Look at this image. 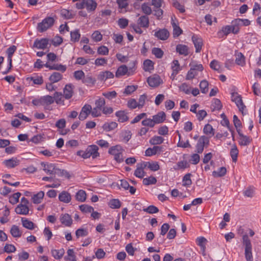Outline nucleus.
<instances>
[{
    "label": "nucleus",
    "instance_id": "obj_60",
    "mask_svg": "<svg viewBox=\"0 0 261 261\" xmlns=\"http://www.w3.org/2000/svg\"><path fill=\"white\" fill-rule=\"evenodd\" d=\"M141 123L143 126H149L150 127H153L155 125L153 119L150 118H146L143 120Z\"/></svg>",
    "mask_w": 261,
    "mask_h": 261
},
{
    "label": "nucleus",
    "instance_id": "obj_16",
    "mask_svg": "<svg viewBox=\"0 0 261 261\" xmlns=\"http://www.w3.org/2000/svg\"><path fill=\"white\" fill-rule=\"evenodd\" d=\"M73 86L71 84L66 85L64 88L63 96L66 99H70L73 95Z\"/></svg>",
    "mask_w": 261,
    "mask_h": 261
},
{
    "label": "nucleus",
    "instance_id": "obj_23",
    "mask_svg": "<svg viewBox=\"0 0 261 261\" xmlns=\"http://www.w3.org/2000/svg\"><path fill=\"white\" fill-rule=\"evenodd\" d=\"M144 167H147L152 171H156L160 169L159 164L156 162H143Z\"/></svg>",
    "mask_w": 261,
    "mask_h": 261
},
{
    "label": "nucleus",
    "instance_id": "obj_22",
    "mask_svg": "<svg viewBox=\"0 0 261 261\" xmlns=\"http://www.w3.org/2000/svg\"><path fill=\"white\" fill-rule=\"evenodd\" d=\"M71 199L70 194L66 191L62 192L59 195V200L64 203H69Z\"/></svg>",
    "mask_w": 261,
    "mask_h": 261
},
{
    "label": "nucleus",
    "instance_id": "obj_41",
    "mask_svg": "<svg viewBox=\"0 0 261 261\" xmlns=\"http://www.w3.org/2000/svg\"><path fill=\"white\" fill-rule=\"evenodd\" d=\"M143 65V69L145 71H149L153 69V62L150 60H145L144 61Z\"/></svg>",
    "mask_w": 261,
    "mask_h": 261
},
{
    "label": "nucleus",
    "instance_id": "obj_9",
    "mask_svg": "<svg viewBox=\"0 0 261 261\" xmlns=\"http://www.w3.org/2000/svg\"><path fill=\"white\" fill-rule=\"evenodd\" d=\"M192 41L195 47L196 53H199L203 46V41L202 38L199 37L197 35H193L192 37Z\"/></svg>",
    "mask_w": 261,
    "mask_h": 261
},
{
    "label": "nucleus",
    "instance_id": "obj_11",
    "mask_svg": "<svg viewBox=\"0 0 261 261\" xmlns=\"http://www.w3.org/2000/svg\"><path fill=\"white\" fill-rule=\"evenodd\" d=\"M154 36L160 40H166L169 36V33L166 29H160L155 32Z\"/></svg>",
    "mask_w": 261,
    "mask_h": 261
},
{
    "label": "nucleus",
    "instance_id": "obj_54",
    "mask_svg": "<svg viewBox=\"0 0 261 261\" xmlns=\"http://www.w3.org/2000/svg\"><path fill=\"white\" fill-rule=\"evenodd\" d=\"M177 133H178V137H179V141H178V142L177 143V146L179 147H182V148L190 147H191V145L190 144L189 141L187 140L186 142H184L182 141H180L181 135L179 133L178 131H177Z\"/></svg>",
    "mask_w": 261,
    "mask_h": 261
},
{
    "label": "nucleus",
    "instance_id": "obj_48",
    "mask_svg": "<svg viewBox=\"0 0 261 261\" xmlns=\"http://www.w3.org/2000/svg\"><path fill=\"white\" fill-rule=\"evenodd\" d=\"M233 121L234 125L237 129V130L240 136H243V134H241V126L242 125L240 120L238 119V117L234 115L233 117Z\"/></svg>",
    "mask_w": 261,
    "mask_h": 261
},
{
    "label": "nucleus",
    "instance_id": "obj_61",
    "mask_svg": "<svg viewBox=\"0 0 261 261\" xmlns=\"http://www.w3.org/2000/svg\"><path fill=\"white\" fill-rule=\"evenodd\" d=\"M147 99V96L146 94H143L140 96L138 102L139 108H142L144 106Z\"/></svg>",
    "mask_w": 261,
    "mask_h": 261
},
{
    "label": "nucleus",
    "instance_id": "obj_20",
    "mask_svg": "<svg viewBox=\"0 0 261 261\" xmlns=\"http://www.w3.org/2000/svg\"><path fill=\"white\" fill-rule=\"evenodd\" d=\"M20 161L16 158H12L4 161L5 165L8 168H14L18 165Z\"/></svg>",
    "mask_w": 261,
    "mask_h": 261
},
{
    "label": "nucleus",
    "instance_id": "obj_25",
    "mask_svg": "<svg viewBox=\"0 0 261 261\" xmlns=\"http://www.w3.org/2000/svg\"><path fill=\"white\" fill-rule=\"evenodd\" d=\"M17 47L15 45H12L10 47H9L6 51V53L8 55V59L9 62V65L10 66H12V57L13 55V54L15 53V51L16 50Z\"/></svg>",
    "mask_w": 261,
    "mask_h": 261
},
{
    "label": "nucleus",
    "instance_id": "obj_13",
    "mask_svg": "<svg viewBox=\"0 0 261 261\" xmlns=\"http://www.w3.org/2000/svg\"><path fill=\"white\" fill-rule=\"evenodd\" d=\"M60 220L62 224L67 227L70 226L72 223V219L68 214H62L60 216Z\"/></svg>",
    "mask_w": 261,
    "mask_h": 261
},
{
    "label": "nucleus",
    "instance_id": "obj_21",
    "mask_svg": "<svg viewBox=\"0 0 261 261\" xmlns=\"http://www.w3.org/2000/svg\"><path fill=\"white\" fill-rule=\"evenodd\" d=\"M29 209L28 205L19 204L15 208V212L19 215H27L29 213Z\"/></svg>",
    "mask_w": 261,
    "mask_h": 261
},
{
    "label": "nucleus",
    "instance_id": "obj_4",
    "mask_svg": "<svg viewBox=\"0 0 261 261\" xmlns=\"http://www.w3.org/2000/svg\"><path fill=\"white\" fill-rule=\"evenodd\" d=\"M209 138L205 136H201L196 145V152L198 153H201L204 149L205 146H207L209 144Z\"/></svg>",
    "mask_w": 261,
    "mask_h": 261
},
{
    "label": "nucleus",
    "instance_id": "obj_46",
    "mask_svg": "<svg viewBox=\"0 0 261 261\" xmlns=\"http://www.w3.org/2000/svg\"><path fill=\"white\" fill-rule=\"evenodd\" d=\"M191 174L187 173L183 177L182 186L185 187H189L192 185V180L191 179Z\"/></svg>",
    "mask_w": 261,
    "mask_h": 261
},
{
    "label": "nucleus",
    "instance_id": "obj_43",
    "mask_svg": "<svg viewBox=\"0 0 261 261\" xmlns=\"http://www.w3.org/2000/svg\"><path fill=\"white\" fill-rule=\"evenodd\" d=\"M76 199L81 202H84L86 199V193L82 190H79L75 195Z\"/></svg>",
    "mask_w": 261,
    "mask_h": 261
},
{
    "label": "nucleus",
    "instance_id": "obj_42",
    "mask_svg": "<svg viewBox=\"0 0 261 261\" xmlns=\"http://www.w3.org/2000/svg\"><path fill=\"white\" fill-rule=\"evenodd\" d=\"M203 133L206 135L210 136V137L213 136L215 134L214 129L212 126L210 124H206L203 128Z\"/></svg>",
    "mask_w": 261,
    "mask_h": 261
},
{
    "label": "nucleus",
    "instance_id": "obj_53",
    "mask_svg": "<svg viewBox=\"0 0 261 261\" xmlns=\"http://www.w3.org/2000/svg\"><path fill=\"white\" fill-rule=\"evenodd\" d=\"M152 54L154 55L156 58L161 59L164 55L163 51L158 47H154L152 49Z\"/></svg>",
    "mask_w": 261,
    "mask_h": 261
},
{
    "label": "nucleus",
    "instance_id": "obj_49",
    "mask_svg": "<svg viewBox=\"0 0 261 261\" xmlns=\"http://www.w3.org/2000/svg\"><path fill=\"white\" fill-rule=\"evenodd\" d=\"M67 255L65 257V259L69 261H76V256L74 250L72 249H69L67 252Z\"/></svg>",
    "mask_w": 261,
    "mask_h": 261
},
{
    "label": "nucleus",
    "instance_id": "obj_27",
    "mask_svg": "<svg viewBox=\"0 0 261 261\" xmlns=\"http://www.w3.org/2000/svg\"><path fill=\"white\" fill-rule=\"evenodd\" d=\"M171 24L173 29V35L174 37L179 36L182 32V30L178 26V24L176 23L172 18Z\"/></svg>",
    "mask_w": 261,
    "mask_h": 261
},
{
    "label": "nucleus",
    "instance_id": "obj_12",
    "mask_svg": "<svg viewBox=\"0 0 261 261\" xmlns=\"http://www.w3.org/2000/svg\"><path fill=\"white\" fill-rule=\"evenodd\" d=\"M162 151V147L159 146H154L152 148H147L145 152V155L150 156L156 153H160Z\"/></svg>",
    "mask_w": 261,
    "mask_h": 261
},
{
    "label": "nucleus",
    "instance_id": "obj_63",
    "mask_svg": "<svg viewBox=\"0 0 261 261\" xmlns=\"http://www.w3.org/2000/svg\"><path fill=\"white\" fill-rule=\"evenodd\" d=\"M109 51L108 48L104 45L99 47L97 49V53L100 55H108Z\"/></svg>",
    "mask_w": 261,
    "mask_h": 261
},
{
    "label": "nucleus",
    "instance_id": "obj_30",
    "mask_svg": "<svg viewBox=\"0 0 261 261\" xmlns=\"http://www.w3.org/2000/svg\"><path fill=\"white\" fill-rule=\"evenodd\" d=\"M87 149L89 152V153H90L91 156H92L93 158H95L99 155V153L98 152V148L96 145H90L87 147Z\"/></svg>",
    "mask_w": 261,
    "mask_h": 261
},
{
    "label": "nucleus",
    "instance_id": "obj_19",
    "mask_svg": "<svg viewBox=\"0 0 261 261\" xmlns=\"http://www.w3.org/2000/svg\"><path fill=\"white\" fill-rule=\"evenodd\" d=\"M176 50L179 54L185 56H188L189 54V47L188 46L184 44H178L176 47Z\"/></svg>",
    "mask_w": 261,
    "mask_h": 261
},
{
    "label": "nucleus",
    "instance_id": "obj_32",
    "mask_svg": "<svg viewBox=\"0 0 261 261\" xmlns=\"http://www.w3.org/2000/svg\"><path fill=\"white\" fill-rule=\"evenodd\" d=\"M236 63L239 65L243 66L245 63V57L244 55L240 52L236 51Z\"/></svg>",
    "mask_w": 261,
    "mask_h": 261
},
{
    "label": "nucleus",
    "instance_id": "obj_1",
    "mask_svg": "<svg viewBox=\"0 0 261 261\" xmlns=\"http://www.w3.org/2000/svg\"><path fill=\"white\" fill-rule=\"evenodd\" d=\"M124 149L119 145H117L111 147L109 149V153L114 156V160L119 163H122L124 161L123 157V152Z\"/></svg>",
    "mask_w": 261,
    "mask_h": 261
},
{
    "label": "nucleus",
    "instance_id": "obj_59",
    "mask_svg": "<svg viewBox=\"0 0 261 261\" xmlns=\"http://www.w3.org/2000/svg\"><path fill=\"white\" fill-rule=\"evenodd\" d=\"M230 154L232 158V161L233 162H236L238 158V150L236 146H234L231 149Z\"/></svg>",
    "mask_w": 261,
    "mask_h": 261
},
{
    "label": "nucleus",
    "instance_id": "obj_14",
    "mask_svg": "<svg viewBox=\"0 0 261 261\" xmlns=\"http://www.w3.org/2000/svg\"><path fill=\"white\" fill-rule=\"evenodd\" d=\"M48 44V40L46 38H42L40 40L36 39L34 43V47L38 49L45 48Z\"/></svg>",
    "mask_w": 261,
    "mask_h": 261
},
{
    "label": "nucleus",
    "instance_id": "obj_37",
    "mask_svg": "<svg viewBox=\"0 0 261 261\" xmlns=\"http://www.w3.org/2000/svg\"><path fill=\"white\" fill-rule=\"evenodd\" d=\"M71 41L74 42L79 41L81 34L79 29H76L73 31L70 32Z\"/></svg>",
    "mask_w": 261,
    "mask_h": 261
},
{
    "label": "nucleus",
    "instance_id": "obj_64",
    "mask_svg": "<svg viewBox=\"0 0 261 261\" xmlns=\"http://www.w3.org/2000/svg\"><path fill=\"white\" fill-rule=\"evenodd\" d=\"M128 24V20L126 18H120L118 20V24L121 29L125 28Z\"/></svg>",
    "mask_w": 261,
    "mask_h": 261
},
{
    "label": "nucleus",
    "instance_id": "obj_34",
    "mask_svg": "<svg viewBox=\"0 0 261 261\" xmlns=\"http://www.w3.org/2000/svg\"><path fill=\"white\" fill-rule=\"evenodd\" d=\"M127 71L128 69L126 65H121L117 69L115 75L117 77H119L126 74Z\"/></svg>",
    "mask_w": 261,
    "mask_h": 261
},
{
    "label": "nucleus",
    "instance_id": "obj_7",
    "mask_svg": "<svg viewBox=\"0 0 261 261\" xmlns=\"http://www.w3.org/2000/svg\"><path fill=\"white\" fill-rule=\"evenodd\" d=\"M92 107L89 105H85L82 108L79 116V119L81 120H85L91 113Z\"/></svg>",
    "mask_w": 261,
    "mask_h": 261
},
{
    "label": "nucleus",
    "instance_id": "obj_29",
    "mask_svg": "<svg viewBox=\"0 0 261 261\" xmlns=\"http://www.w3.org/2000/svg\"><path fill=\"white\" fill-rule=\"evenodd\" d=\"M115 115L118 118V121L124 122L128 120V117L124 111H119L116 112Z\"/></svg>",
    "mask_w": 261,
    "mask_h": 261
},
{
    "label": "nucleus",
    "instance_id": "obj_47",
    "mask_svg": "<svg viewBox=\"0 0 261 261\" xmlns=\"http://www.w3.org/2000/svg\"><path fill=\"white\" fill-rule=\"evenodd\" d=\"M226 173V169L225 167H220L218 171H214L213 175L214 177H222L224 176Z\"/></svg>",
    "mask_w": 261,
    "mask_h": 261
},
{
    "label": "nucleus",
    "instance_id": "obj_31",
    "mask_svg": "<svg viewBox=\"0 0 261 261\" xmlns=\"http://www.w3.org/2000/svg\"><path fill=\"white\" fill-rule=\"evenodd\" d=\"M40 102L42 105H49L54 102V99L53 97L50 95H46L41 97Z\"/></svg>",
    "mask_w": 261,
    "mask_h": 261
},
{
    "label": "nucleus",
    "instance_id": "obj_28",
    "mask_svg": "<svg viewBox=\"0 0 261 261\" xmlns=\"http://www.w3.org/2000/svg\"><path fill=\"white\" fill-rule=\"evenodd\" d=\"M52 255L56 259H61L65 253V251L63 248L60 249H53L51 251Z\"/></svg>",
    "mask_w": 261,
    "mask_h": 261
},
{
    "label": "nucleus",
    "instance_id": "obj_52",
    "mask_svg": "<svg viewBox=\"0 0 261 261\" xmlns=\"http://www.w3.org/2000/svg\"><path fill=\"white\" fill-rule=\"evenodd\" d=\"M109 206L113 209L118 208L121 206V202L117 199H113L109 202Z\"/></svg>",
    "mask_w": 261,
    "mask_h": 261
},
{
    "label": "nucleus",
    "instance_id": "obj_24",
    "mask_svg": "<svg viewBox=\"0 0 261 261\" xmlns=\"http://www.w3.org/2000/svg\"><path fill=\"white\" fill-rule=\"evenodd\" d=\"M145 167H144L143 163L141 164L139 166L138 165L135 171L134 175L140 178H142L145 175V172L144 169Z\"/></svg>",
    "mask_w": 261,
    "mask_h": 261
},
{
    "label": "nucleus",
    "instance_id": "obj_40",
    "mask_svg": "<svg viewBox=\"0 0 261 261\" xmlns=\"http://www.w3.org/2000/svg\"><path fill=\"white\" fill-rule=\"evenodd\" d=\"M117 123L115 122H111L110 123H105L102 127L107 132L112 130L117 127Z\"/></svg>",
    "mask_w": 261,
    "mask_h": 261
},
{
    "label": "nucleus",
    "instance_id": "obj_56",
    "mask_svg": "<svg viewBox=\"0 0 261 261\" xmlns=\"http://www.w3.org/2000/svg\"><path fill=\"white\" fill-rule=\"evenodd\" d=\"M21 196V193L19 192H17L12 195V196L9 198V202L13 204H16L19 201V198Z\"/></svg>",
    "mask_w": 261,
    "mask_h": 261
},
{
    "label": "nucleus",
    "instance_id": "obj_44",
    "mask_svg": "<svg viewBox=\"0 0 261 261\" xmlns=\"http://www.w3.org/2000/svg\"><path fill=\"white\" fill-rule=\"evenodd\" d=\"M164 139L161 136H155L149 140V143L152 145H158L162 144Z\"/></svg>",
    "mask_w": 261,
    "mask_h": 261
},
{
    "label": "nucleus",
    "instance_id": "obj_3",
    "mask_svg": "<svg viewBox=\"0 0 261 261\" xmlns=\"http://www.w3.org/2000/svg\"><path fill=\"white\" fill-rule=\"evenodd\" d=\"M230 32L237 34L239 32V28H237L236 26L226 25L223 27L221 30L218 32L217 36L218 38H222L226 36Z\"/></svg>",
    "mask_w": 261,
    "mask_h": 261
},
{
    "label": "nucleus",
    "instance_id": "obj_62",
    "mask_svg": "<svg viewBox=\"0 0 261 261\" xmlns=\"http://www.w3.org/2000/svg\"><path fill=\"white\" fill-rule=\"evenodd\" d=\"M30 80L32 81L34 84L37 85H41L43 82L42 77L38 75L30 77Z\"/></svg>",
    "mask_w": 261,
    "mask_h": 261
},
{
    "label": "nucleus",
    "instance_id": "obj_2",
    "mask_svg": "<svg viewBox=\"0 0 261 261\" xmlns=\"http://www.w3.org/2000/svg\"><path fill=\"white\" fill-rule=\"evenodd\" d=\"M54 23V18L51 17H47L38 24L37 30L39 32L42 33L51 27Z\"/></svg>",
    "mask_w": 261,
    "mask_h": 261
},
{
    "label": "nucleus",
    "instance_id": "obj_8",
    "mask_svg": "<svg viewBox=\"0 0 261 261\" xmlns=\"http://www.w3.org/2000/svg\"><path fill=\"white\" fill-rule=\"evenodd\" d=\"M41 166L43 167V170L46 173L49 175L55 174L57 173V170H59L56 167V166L54 164H45L42 162L41 164Z\"/></svg>",
    "mask_w": 261,
    "mask_h": 261
},
{
    "label": "nucleus",
    "instance_id": "obj_35",
    "mask_svg": "<svg viewBox=\"0 0 261 261\" xmlns=\"http://www.w3.org/2000/svg\"><path fill=\"white\" fill-rule=\"evenodd\" d=\"M256 194V188L253 186H249L246 189L245 195L246 197L252 198L255 196Z\"/></svg>",
    "mask_w": 261,
    "mask_h": 261
},
{
    "label": "nucleus",
    "instance_id": "obj_36",
    "mask_svg": "<svg viewBox=\"0 0 261 261\" xmlns=\"http://www.w3.org/2000/svg\"><path fill=\"white\" fill-rule=\"evenodd\" d=\"M22 224L23 226L28 229L32 230L34 228V224L33 222L28 219L22 218L21 219Z\"/></svg>",
    "mask_w": 261,
    "mask_h": 261
},
{
    "label": "nucleus",
    "instance_id": "obj_50",
    "mask_svg": "<svg viewBox=\"0 0 261 261\" xmlns=\"http://www.w3.org/2000/svg\"><path fill=\"white\" fill-rule=\"evenodd\" d=\"M137 88L138 86H127L123 91V94L126 95H130L134 91H135L137 89Z\"/></svg>",
    "mask_w": 261,
    "mask_h": 261
},
{
    "label": "nucleus",
    "instance_id": "obj_45",
    "mask_svg": "<svg viewBox=\"0 0 261 261\" xmlns=\"http://www.w3.org/2000/svg\"><path fill=\"white\" fill-rule=\"evenodd\" d=\"M157 180L155 177L150 176L148 177L145 178L143 180V184L144 185L148 186L150 185H154L156 183Z\"/></svg>",
    "mask_w": 261,
    "mask_h": 261
},
{
    "label": "nucleus",
    "instance_id": "obj_26",
    "mask_svg": "<svg viewBox=\"0 0 261 261\" xmlns=\"http://www.w3.org/2000/svg\"><path fill=\"white\" fill-rule=\"evenodd\" d=\"M44 196V193L43 191H40L36 194L34 195L32 197V201L35 204L40 203Z\"/></svg>",
    "mask_w": 261,
    "mask_h": 261
},
{
    "label": "nucleus",
    "instance_id": "obj_39",
    "mask_svg": "<svg viewBox=\"0 0 261 261\" xmlns=\"http://www.w3.org/2000/svg\"><path fill=\"white\" fill-rule=\"evenodd\" d=\"M62 78V75L57 72H54L49 77V80L52 83H56L60 81Z\"/></svg>",
    "mask_w": 261,
    "mask_h": 261
},
{
    "label": "nucleus",
    "instance_id": "obj_17",
    "mask_svg": "<svg viewBox=\"0 0 261 261\" xmlns=\"http://www.w3.org/2000/svg\"><path fill=\"white\" fill-rule=\"evenodd\" d=\"M97 7V3L94 0H85V8L88 12L94 11Z\"/></svg>",
    "mask_w": 261,
    "mask_h": 261
},
{
    "label": "nucleus",
    "instance_id": "obj_6",
    "mask_svg": "<svg viewBox=\"0 0 261 261\" xmlns=\"http://www.w3.org/2000/svg\"><path fill=\"white\" fill-rule=\"evenodd\" d=\"M147 82L150 87H156L162 83V81L160 76L156 74H154L148 77Z\"/></svg>",
    "mask_w": 261,
    "mask_h": 261
},
{
    "label": "nucleus",
    "instance_id": "obj_38",
    "mask_svg": "<svg viewBox=\"0 0 261 261\" xmlns=\"http://www.w3.org/2000/svg\"><path fill=\"white\" fill-rule=\"evenodd\" d=\"M11 235L14 238H19L21 236V232L20 231L18 227L13 225L10 230Z\"/></svg>",
    "mask_w": 261,
    "mask_h": 261
},
{
    "label": "nucleus",
    "instance_id": "obj_10",
    "mask_svg": "<svg viewBox=\"0 0 261 261\" xmlns=\"http://www.w3.org/2000/svg\"><path fill=\"white\" fill-rule=\"evenodd\" d=\"M251 249L252 246L250 241L246 236V259L247 261H253Z\"/></svg>",
    "mask_w": 261,
    "mask_h": 261
},
{
    "label": "nucleus",
    "instance_id": "obj_33",
    "mask_svg": "<svg viewBox=\"0 0 261 261\" xmlns=\"http://www.w3.org/2000/svg\"><path fill=\"white\" fill-rule=\"evenodd\" d=\"M171 68L172 69V75H177L178 72L181 70L178 60H173L172 63Z\"/></svg>",
    "mask_w": 261,
    "mask_h": 261
},
{
    "label": "nucleus",
    "instance_id": "obj_5",
    "mask_svg": "<svg viewBox=\"0 0 261 261\" xmlns=\"http://www.w3.org/2000/svg\"><path fill=\"white\" fill-rule=\"evenodd\" d=\"M231 100L236 103L240 111H241L243 115L244 106L242 97L238 93L233 92L231 93Z\"/></svg>",
    "mask_w": 261,
    "mask_h": 261
},
{
    "label": "nucleus",
    "instance_id": "obj_57",
    "mask_svg": "<svg viewBox=\"0 0 261 261\" xmlns=\"http://www.w3.org/2000/svg\"><path fill=\"white\" fill-rule=\"evenodd\" d=\"M88 234V231L87 229L79 228L75 231V235L77 238L81 237L87 236Z\"/></svg>",
    "mask_w": 261,
    "mask_h": 261
},
{
    "label": "nucleus",
    "instance_id": "obj_58",
    "mask_svg": "<svg viewBox=\"0 0 261 261\" xmlns=\"http://www.w3.org/2000/svg\"><path fill=\"white\" fill-rule=\"evenodd\" d=\"M210 65L212 69L218 71L219 72H221L220 65L218 61L214 60L210 63Z\"/></svg>",
    "mask_w": 261,
    "mask_h": 261
},
{
    "label": "nucleus",
    "instance_id": "obj_51",
    "mask_svg": "<svg viewBox=\"0 0 261 261\" xmlns=\"http://www.w3.org/2000/svg\"><path fill=\"white\" fill-rule=\"evenodd\" d=\"M208 83L206 80H203L202 81L199 85L200 89L201 90V92L202 93L205 94L208 92Z\"/></svg>",
    "mask_w": 261,
    "mask_h": 261
},
{
    "label": "nucleus",
    "instance_id": "obj_15",
    "mask_svg": "<svg viewBox=\"0 0 261 261\" xmlns=\"http://www.w3.org/2000/svg\"><path fill=\"white\" fill-rule=\"evenodd\" d=\"M166 114L164 112L161 111L156 115L152 116V119L154 124H159L163 122L166 119Z\"/></svg>",
    "mask_w": 261,
    "mask_h": 261
},
{
    "label": "nucleus",
    "instance_id": "obj_18",
    "mask_svg": "<svg viewBox=\"0 0 261 261\" xmlns=\"http://www.w3.org/2000/svg\"><path fill=\"white\" fill-rule=\"evenodd\" d=\"M149 18L146 15H143L140 17L138 20L137 23L140 27L144 28H147L149 27Z\"/></svg>",
    "mask_w": 261,
    "mask_h": 261
},
{
    "label": "nucleus",
    "instance_id": "obj_55",
    "mask_svg": "<svg viewBox=\"0 0 261 261\" xmlns=\"http://www.w3.org/2000/svg\"><path fill=\"white\" fill-rule=\"evenodd\" d=\"M102 95L106 98L109 100H111L113 98H115L117 96V93L115 91H108L103 92Z\"/></svg>",
    "mask_w": 261,
    "mask_h": 261
}]
</instances>
